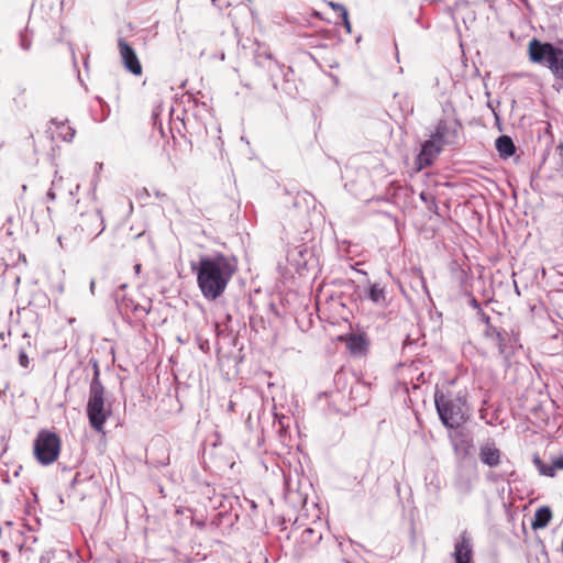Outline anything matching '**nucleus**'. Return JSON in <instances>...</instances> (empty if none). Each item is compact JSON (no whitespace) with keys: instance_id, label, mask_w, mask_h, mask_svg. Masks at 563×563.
I'll use <instances>...</instances> for the list:
<instances>
[{"instance_id":"nucleus-20","label":"nucleus","mask_w":563,"mask_h":563,"mask_svg":"<svg viewBox=\"0 0 563 563\" xmlns=\"http://www.w3.org/2000/svg\"><path fill=\"white\" fill-rule=\"evenodd\" d=\"M150 312V308L148 307H145L143 305H139V303H135L133 301V299L131 301H129L124 309L122 310L121 314H129V313H133L134 316L136 317H143V316H147Z\"/></svg>"},{"instance_id":"nucleus-24","label":"nucleus","mask_w":563,"mask_h":563,"mask_svg":"<svg viewBox=\"0 0 563 563\" xmlns=\"http://www.w3.org/2000/svg\"><path fill=\"white\" fill-rule=\"evenodd\" d=\"M62 181L63 177L58 175V172H55L54 178L52 180V188H49L46 194L47 199H49L51 201H54L56 199L54 188L59 187Z\"/></svg>"},{"instance_id":"nucleus-31","label":"nucleus","mask_w":563,"mask_h":563,"mask_svg":"<svg viewBox=\"0 0 563 563\" xmlns=\"http://www.w3.org/2000/svg\"><path fill=\"white\" fill-rule=\"evenodd\" d=\"M27 539H29V538H26L25 540H27ZM30 539L32 540V543H35V542L37 541L36 537H31ZM25 544H26V541L22 542V543L19 545L20 550H22V549L25 547Z\"/></svg>"},{"instance_id":"nucleus-3","label":"nucleus","mask_w":563,"mask_h":563,"mask_svg":"<svg viewBox=\"0 0 563 563\" xmlns=\"http://www.w3.org/2000/svg\"><path fill=\"white\" fill-rule=\"evenodd\" d=\"M93 377L89 386V397L87 401V417L90 427L97 431L104 433V423L112 413L111 405L106 404L104 387L102 386L99 375L98 362L93 361Z\"/></svg>"},{"instance_id":"nucleus-28","label":"nucleus","mask_w":563,"mask_h":563,"mask_svg":"<svg viewBox=\"0 0 563 563\" xmlns=\"http://www.w3.org/2000/svg\"><path fill=\"white\" fill-rule=\"evenodd\" d=\"M341 18H342V21H343V24H344V27L346 29V31L350 33L351 32V23L349 21V14H347V11H344L343 14H341Z\"/></svg>"},{"instance_id":"nucleus-36","label":"nucleus","mask_w":563,"mask_h":563,"mask_svg":"<svg viewBox=\"0 0 563 563\" xmlns=\"http://www.w3.org/2000/svg\"><path fill=\"white\" fill-rule=\"evenodd\" d=\"M97 172L102 169V163H98L96 166Z\"/></svg>"},{"instance_id":"nucleus-35","label":"nucleus","mask_w":563,"mask_h":563,"mask_svg":"<svg viewBox=\"0 0 563 563\" xmlns=\"http://www.w3.org/2000/svg\"><path fill=\"white\" fill-rule=\"evenodd\" d=\"M79 190V185H76L75 190H70V195H75Z\"/></svg>"},{"instance_id":"nucleus-2","label":"nucleus","mask_w":563,"mask_h":563,"mask_svg":"<svg viewBox=\"0 0 563 563\" xmlns=\"http://www.w3.org/2000/svg\"><path fill=\"white\" fill-rule=\"evenodd\" d=\"M434 404L444 427L455 429L466 421L470 409L465 390H459L457 393L437 390Z\"/></svg>"},{"instance_id":"nucleus-10","label":"nucleus","mask_w":563,"mask_h":563,"mask_svg":"<svg viewBox=\"0 0 563 563\" xmlns=\"http://www.w3.org/2000/svg\"><path fill=\"white\" fill-rule=\"evenodd\" d=\"M444 146L440 144L432 135L430 140L423 142L420 153L417 156L418 169L430 166L439 156Z\"/></svg>"},{"instance_id":"nucleus-23","label":"nucleus","mask_w":563,"mask_h":563,"mask_svg":"<svg viewBox=\"0 0 563 563\" xmlns=\"http://www.w3.org/2000/svg\"><path fill=\"white\" fill-rule=\"evenodd\" d=\"M533 464L538 468L539 473L544 476L553 477L554 476V466L552 463L550 465L543 463V461L538 456H533Z\"/></svg>"},{"instance_id":"nucleus-8","label":"nucleus","mask_w":563,"mask_h":563,"mask_svg":"<svg viewBox=\"0 0 563 563\" xmlns=\"http://www.w3.org/2000/svg\"><path fill=\"white\" fill-rule=\"evenodd\" d=\"M487 336L493 338L495 344L498 347L499 354L508 361L514 354L512 343L517 342L516 338H512L506 330L490 328L487 330Z\"/></svg>"},{"instance_id":"nucleus-39","label":"nucleus","mask_w":563,"mask_h":563,"mask_svg":"<svg viewBox=\"0 0 563 563\" xmlns=\"http://www.w3.org/2000/svg\"><path fill=\"white\" fill-rule=\"evenodd\" d=\"M488 478H490V479H497V476H496L495 474H489V475H488Z\"/></svg>"},{"instance_id":"nucleus-32","label":"nucleus","mask_w":563,"mask_h":563,"mask_svg":"<svg viewBox=\"0 0 563 563\" xmlns=\"http://www.w3.org/2000/svg\"><path fill=\"white\" fill-rule=\"evenodd\" d=\"M471 306H472V307H474V308H476V309H479V303H478V301H477L476 299H474V298L471 300Z\"/></svg>"},{"instance_id":"nucleus-15","label":"nucleus","mask_w":563,"mask_h":563,"mask_svg":"<svg viewBox=\"0 0 563 563\" xmlns=\"http://www.w3.org/2000/svg\"><path fill=\"white\" fill-rule=\"evenodd\" d=\"M496 150L499 153L500 157L508 158L516 152V146L514 141L508 135H501L496 140Z\"/></svg>"},{"instance_id":"nucleus-9","label":"nucleus","mask_w":563,"mask_h":563,"mask_svg":"<svg viewBox=\"0 0 563 563\" xmlns=\"http://www.w3.org/2000/svg\"><path fill=\"white\" fill-rule=\"evenodd\" d=\"M118 47L125 69L135 76H140L142 74V65L134 48L122 37L118 41Z\"/></svg>"},{"instance_id":"nucleus-25","label":"nucleus","mask_w":563,"mask_h":563,"mask_svg":"<svg viewBox=\"0 0 563 563\" xmlns=\"http://www.w3.org/2000/svg\"><path fill=\"white\" fill-rule=\"evenodd\" d=\"M32 44V38L29 35L27 29L20 33V46L24 51H29Z\"/></svg>"},{"instance_id":"nucleus-12","label":"nucleus","mask_w":563,"mask_h":563,"mask_svg":"<svg viewBox=\"0 0 563 563\" xmlns=\"http://www.w3.org/2000/svg\"><path fill=\"white\" fill-rule=\"evenodd\" d=\"M479 460L489 467H496L500 463L501 452L493 441H487L479 448Z\"/></svg>"},{"instance_id":"nucleus-14","label":"nucleus","mask_w":563,"mask_h":563,"mask_svg":"<svg viewBox=\"0 0 563 563\" xmlns=\"http://www.w3.org/2000/svg\"><path fill=\"white\" fill-rule=\"evenodd\" d=\"M51 125L55 129L53 133L60 140L70 142L75 136V129L67 124V120L52 119Z\"/></svg>"},{"instance_id":"nucleus-7","label":"nucleus","mask_w":563,"mask_h":563,"mask_svg":"<svg viewBox=\"0 0 563 563\" xmlns=\"http://www.w3.org/2000/svg\"><path fill=\"white\" fill-rule=\"evenodd\" d=\"M78 227L88 239L99 236L106 229L104 219L100 210L95 209L80 214Z\"/></svg>"},{"instance_id":"nucleus-16","label":"nucleus","mask_w":563,"mask_h":563,"mask_svg":"<svg viewBox=\"0 0 563 563\" xmlns=\"http://www.w3.org/2000/svg\"><path fill=\"white\" fill-rule=\"evenodd\" d=\"M367 346L366 339L360 334H351L346 340V347L353 355H361Z\"/></svg>"},{"instance_id":"nucleus-26","label":"nucleus","mask_w":563,"mask_h":563,"mask_svg":"<svg viewBox=\"0 0 563 563\" xmlns=\"http://www.w3.org/2000/svg\"><path fill=\"white\" fill-rule=\"evenodd\" d=\"M19 364L24 368H27L30 365V358L24 351H20L19 353Z\"/></svg>"},{"instance_id":"nucleus-29","label":"nucleus","mask_w":563,"mask_h":563,"mask_svg":"<svg viewBox=\"0 0 563 563\" xmlns=\"http://www.w3.org/2000/svg\"><path fill=\"white\" fill-rule=\"evenodd\" d=\"M552 466H554V471H555L556 468L563 470V456H560V457L555 459V460L552 462Z\"/></svg>"},{"instance_id":"nucleus-17","label":"nucleus","mask_w":563,"mask_h":563,"mask_svg":"<svg viewBox=\"0 0 563 563\" xmlns=\"http://www.w3.org/2000/svg\"><path fill=\"white\" fill-rule=\"evenodd\" d=\"M453 445H454V450L457 453H463L464 455L470 454V452L474 448L472 438L468 434L463 433V432H459L455 435Z\"/></svg>"},{"instance_id":"nucleus-30","label":"nucleus","mask_w":563,"mask_h":563,"mask_svg":"<svg viewBox=\"0 0 563 563\" xmlns=\"http://www.w3.org/2000/svg\"><path fill=\"white\" fill-rule=\"evenodd\" d=\"M36 527L31 526L29 523H23V529L20 531L22 536H24L26 532L35 531Z\"/></svg>"},{"instance_id":"nucleus-21","label":"nucleus","mask_w":563,"mask_h":563,"mask_svg":"<svg viewBox=\"0 0 563 563\" xmlns=\"http://www.w3.org/2000/svg\"><path fill=\"white\" fill-rule=\"evenodd\" d=\"M472 486L471 477L460 472L455 478L454 487L462 494H468L472 490Z\"/></svg>"},{"instance_id":"nucleus-1","label":"nucleus","mask_w":563,"mask_h":563,"mask_svg":"<svg viewBox=\"0 0 563 563\" xmlns=\"http://www.w3.org/2000/svg\"><path fill=\"white\" fill-rule=\"evenodd\" d=\"M235 272V264L223 254L202 256L197 268V283L202 296L216 300L225 290Z\"/></svg>"},{"instance_id":"nucleus-19","label":"nucleus","mask_w":563,"mask_h":563,"mask_svg":"<svg viewBox=\"0 0 563 563\" xmlns=\"http://www.w3.org/2000/svg\"><path fill=\"white\" fill-rule=\"evenodd\" d=\"M552 518V512L549 507H540L534 514V520L532 522L533 529H542L548 526Z\"/></svg>"},{"instance_id":"nucleus-22","label":"nucleus","mask_w":563,"mask_h":563,"mask_svg":"<svg viewBox=\"0 0 563 563\" xmlns=\"http://www.w3.org/2000/svg\"><path fill=\"white\" fill-rule=\"evenodd\" d=\"M126 288V284H122L113 294L117 307L120 311L124 309L125 305L131 301V298H128L125 294H123V290Z\"/></svg>"},{"instance_id":"nucleus-18","label":"nucleus","mask_w":563,"mask_h":563,"mask_svg":"<svg viewBox=\"0 0 563 563\" xmlns=\"http://www.w3.org/2000/svg\"><path fill=\"white\" fill-rule=\"evenodd\" d=\"M322 539V533L313 528H306L300 536V541L307 549H312Z\"/></svg>"},{"instance_id":"nucleus-33","label":"nucleus","mask_w":563,"mask_h":563,"mask_svg":"<svg viewBox=\"0 0 563 563\" xmlns=\"http://www.w3.org/2000/svg\"><path fill=\"white\" fill-rule=\"evenodd\" d=\"M556 151L560 153V155H563V143L558 145Z\"/></svg>"},{"instance_id":"nucleus-13","label":"nucleus","mask_w":563,"mask_h":563,"mask_svg":"<svg viewBox=\"0 0 563 563\" xmlns=\"http://www.w3.org/2000/svg\"><path fill=\"white\" fill-rule=\"evenodd\" d=\"M365 297L378 307L387 306L386 288L379 283L369 284Z\"/></svg>"},{"instance_id":"nucleus-4","label":"nucleus","mask_w":563,"mask_h":563,"mask_svg":"<svg viewBox=\"0 0 563 563\" xmlns=\"http://www.w3.org/2000/svg\"><path fill=\"white\" fill-rule=\"evenodd\" d=\"M529 58L532 63L547 67L554 78L563 80V49L549 42L533 38L529 42Z\"/></svg>"},{"instance_id":"nucleus-5","label":"nucleus","mask_w":563,"mask_h":563,"mask_svg":"<svg viewBox=\"0 0 563 563\" xmlns=\"http://www.w3.org/2000/svg\"><path fill=\"white\" fill-rule=\"evenodd\" d=\"M60 451V439L54 432L42 430L34 441V454L43 465L55 462Z\"/></svg>"},{"instance_id":"nucleus-11","label":"nucleus","mask_w":563,"mask_h":563,"mask_svg":"<svg viewBox=\"0 0 563 563\" xmlns=\"http://www.w3.org/2000/svg\"><path fill=\"white\" fill-rule=\"evenodd\" d=\"M455 563H473V540L467 531H463L454 544Z\"/></svg>"},{"instance_id":"nucleus-27","label":"nucleus","mask_w":563,"mask_h":563,"mask_svg":"<svg viewBox=\"0 0 563 563\" xmlns=\"http://www.w3.org/2000/svg\"><path fill=\"white\" fill-rule=\"evenodd\" d=\"M329 5L340 12V15L343 14L344 11H347L343 4L336 3V2H329Z\"/></svg>"},{"instance_id":"nucleus-37","label":"nucleus","mask_w":563,"mask_h":563,"mask_svg":"<svg viewBox=\"0 0 563 563\" xmlns=\"http://www.w3.org/2000/svg\"><path fill=\"white\" fill-rule=\"evenodd\" d=\"M420 198L426 201L427 200V195L424 192H421L420 194Z\"/></svg>"},{"instance_id":"nucleus-38","label":"nucleus","mask_w":563,"mask_h":563,"mask_svg":"<svg viewBox=\"0 0 563 563\" xmlns=\"http://www.w3.org/2000/svg\"><path fill=\"white\" fill-rule=\"evenodd\" d=\"M134 269H135V272H136V273H139V272H140V269H141V265H140V264H136V265L134 266Z\"/></svg>"},{"instance_id":"nucleus-34","label":"nucleus","mask_w":563,"mask_h":563,"mask_svg":"<svg viewBox=\"0 0 563 563\" xmlns=\"http://www.w3.org/2000/svg\"><path fill=\"white\" fill-rule=\"evenodd\" d=\"M95 285H96V283H95V280L92 279V280L90 282V291H91V294H93V292H95Z\"/></svg>"},{"instance_id":"nucleus-6","label":"nucleus","mask_w":563,"mask_h":563,"mask_svg":"<svg viewBox=\"0 0 563 563\" xmlns=\"http://www.w3.org/2000/svg\"><path fill=\"white\" fill-rule=\"evenodd\" d=\"M462 125L456 119L444 118L438 121L434 132L431 134L443 146L460 144Z\"/></svg>"}]
</instances>
